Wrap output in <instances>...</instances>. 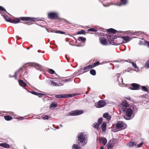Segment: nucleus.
<instances>
[{
	"mask_svg": "<svg viewBox=\"0 0 149 149\" xmlns=\"http://www.w3.org/2000/svg\"><path fill=\"white\" fill-rule=\"evenodd\" d=\"M54 32L57 33H59L61 34H65V32H63L61 31H55L54 30Z\"/></svg>",
	"mask_w": 149,
	"mask_h": 149,
	"instance_id": "473e14b6",
	"label": "nucleus"
},
{
	"mask_svg": "<svg viewBox=\"0 0 149 149\" xmlns=\"http://www.w3.org/2000/svg\"><path fill=\"white\" fill-rule=\"evenodd\" d=\"M86 39L85 38L80 37L79 38V40H81V41L84 42L86 40Z\"/></svg>",
	"mask_w": 149,
	"mask_h": 149,
	"instance_id": "4c0bfd02",
	"label": "nucleus"
},
{
	"mask_svg": "<svg viewBox=\"0 0 149 149\" xmlns=\"http://www.w3.org/2000/svg\"><path fill=\"white\" fill-rule=\"evenodd\" d=\"M89 65V67L90 68V69L91 68H93L95 67L94 63L92 65Z\"/></svg>",
	"mask_w": 149,
	"mask_h": 149,
	"instance_id": "09e8293b",
	"label": "nucleus"
},
{
	"mask_svg": "<svg viewBox=\"0 0 149 149\" xmlns=\"http://www.w3.org/2000/svg\"><path fill=\"white\" fill-rule=\"evenodd\" d=\"M139 44L140 45H142V43H141V41H139Z\"/></svg>",
	"mask_w": 149,
	"mask_h": 149,
	"instance_id": "13d9d810",
	"label": "nucleus"
},
{
	"mask_svg": "<svg viewBox=\"0 0 149 149\" xmlns=\"http://www.w3.org/2000/svg\"><path fill=\"white\" fill-rule=\"evenodd\" d=\"M104 146H102L100 147V149H104Z\"/></svg>",
	"mask_w": 149,
	"mask_h": 149,
	"instance_id": "bf43d9fd",
	"label": "nucleus"
},
{
	"mask_svg": "<svg viewBox=\"0 0 149 149\" xmlns=\"http://www.w3.org/2000/svg\"><path fill=\"white\" fill-rule=\"evenodd\" d=\"M29 47H28L27 48V49H29Z\"/></svg>",
	"mask_w": 149,
	"mask_h": 149,
	"instance_id": "e2e57ef3",
	"label": "nucleus"
},
{
	"mask_svg": "<svg viewBox=\"0 0 149 149\" xmlns=\"http://www.w3.org/2000/svg\"><path fill=\"white\" fill-rule=\"evenodd\" d=\"M90 73L93 75H95L96 74V72L95 70L91 69L90 71Z\"/></svg>",
	"mask_w": 149,
	"mask_h": 149,
	"instance_id": "c85d7f7f",
	"label": "nucleus"
},
{
	"mask_svg": "<svg viewBox=\"0 0 149 149\" xmlns=\"http://www.w3.org/2000/svg\"><path fill=\"white\" fill-rule=\"evenodd\" d=\"M36 19L34 18L29 17H21L19 18H16L14 19H11L10 23L16 24L20 22L21 20L24 21H29L28 22L29 23L34 21Z\"/></svg>",
	"mask_w": 149,
	"mask_h": 149,
	"instance_id": "f03ea898",
	"label": "nucleus"
},
{
	"mask_svg": "<svg viewBox=\"0 0 149 149\" xmlns=\"http://www.w3.org/2000/svg\"><path fill=\"white\" fill-rule=\"evenodd\" d=\"M100 43L102 45H105L107 44V40L104 37H101L99 38Z\"/></svg>",
	"mask_w": 149,
	"mask_h": 149,
	"instance_id": "9b49d317",
	"label": "nucleus"
},
{
	"mask_svg": "<svg viewBox=\"0 0 149 149\" xmlns=\"http://www.w3.org/2000/svg\"><path fill=\"white\" fill-rule=\"evenodd\" d=\"M84 111L83 110H75L72 111L67 114V116H76L80 115L83 113Z\"/></svg>",
	"mask_w": 149,
	"mask_h": 149,
	"instance_id": "0eeeda50",
	"label": "nucleus"
},
{
	"mask_svg": "<svg viewBox=\"0 0 149 149\" xmlns=\"http://www.w3.org/2000/svg\"><path fill=\"white\" fill-rule=\"evenodd\" d=\"M90 88L89 87H88V91H87L86 92V94H88V92L90 91Z\"/></svg>",
	"mask_w": 149,
	"mask_h": 149,
	"instance_id": "6e6d98bb",
	"label": "nucleus"
},
{
	"mask_svg": "<svg viewBox=\"0 0 149 149\" xmlns=\"http://www.w3.org/2000/svg\"><path fill=\"white\" fill-rule=\"evenodd\" d=\"M97 31V30L93 28H91L88 29L87 30L88 32L91 31V32H96Z\"/></svg>",
	"mask_w": 149,
	"mask_h": 149,
	"instance_id": "2f4dec72",
	"label": "nucleus"
},
{
	"mask_svg": "<svg viewBox=\"0 0 149 149\" xmlns=\"http://www.w3.org/2000/svg\"><path fill=\"white\" fill-rule=\"evenodd\" d=\"M141 89L143 91H145V92H148V88L145 86H141Z\"/></svg>",
	"mask_w": 149,
	"mask_h": 149,
	"instance_id": "cd10ccee",
	"label": "nucleus"
},
{
	"mask_svg": "<svg viewBox=\"0 0 149 149\" xmlns=\"http://www.w3.org/2000/svg\"><path fill=\"white\" fill-rule=\"evenodd\" d=\"M126 125L122 121H118L116 125V127L118 131H120L123 130L126 127Z\"/></svg>",
	"mask_w": 149,
	"mask_h": 149,
	"instance_id": "20e7f679",
	"label": "nucleus"
},
{
	"mask_svg": "<svg viewBox=\"0 0 149 149\" xmlns=\"http://www.w3.org/2000/svg\"><path fill=\"white\" fill-rule=\"evenodd\" d=\"M121 3L123 5L125 4L127 2V0H120Z\"/></svg>",
	"mask_w": 149,
	"mask_h": 149,
	"instance_id": "ea45409f",
	"label": "nucleus"
},
{
	"mask_svg": "<svg viewBox=\"0 0 149 149\" xmlns=\"http://www.w3.org/2000/svg\"><path fill=\"white\" fill-rule=\"evenodd\" d=\"M99 126L100 125L96 123H93V127L97 129H98L99 128Z\"/></svg>",
	"mask_w": 149,
	"mask_h": 149,
	"instance_id": "a878e982",
	"label": "nucleus"
},
{
	"mask_svg": "<svg viewBox=\"0 0 149 149\" xmlns=\"http://www.w3.org/2000/svg\"><path fill=\"white\" fill-rule=\"evenodd\" d=\"M121 105L122 107H127L129 106V104L127 102V101L126 100H124L122 102L121 104Z\"/></svg>",
	"mask_w": 149,
	"mask_h": 149,
	"instance_id": "f3484780",
	"label": "nucleus"
},
{
	"mask_svg": "<svg viewBox=\"0 0 149 149\" xmlns=\"http://www.w3.org/2000/svg\"><path fill=\"white\" fill-rule=\"evenodd\" d=\"M89 69H90V68L89 67V65H88V66H86L85 67H84L83 70H85Z\"/></svg>",
	"mask_w": 149,
	"mask_h": 149,
	"instance_id": "8fccbe9b",
	"label": "nucleus"
},
{
	"mask_svg": "<svg viewBox=\"0 0 149 149\" xmlns=\"http://www.w3.org/2000/svg\"><path fill=\"white\" fill-rule=\"evenodd\" d=\"M106 123L104 122L101 125V128L102 131L103 132H105L106 130Z\"/></svg>",
	"mask_w": 149,
	"mask_h": 149,
	"instance_id": "412c9836",
	"label": "nucleus"
},
{
	"mask_svg": "<svg viewBox=\"0 0 149 149\" xmlns=\"http://www.w3.org/2000/svg\"><path fill=\"white\" fill-rule=\"evenodd\" d=\"M114 143V141L113 140H110L107 145V148L108 149H111L113 146Z\"/></svg>",
	"mask_w": 149,
	"mask_h": 149,
	"instance_id": "f8f14e48",
	"label": "nucleus"
},
{
	"mask_svg": "<svg viewBox=\"0 0 149 149\" xmlns=\"http://www.w3.org/2000/svg\"><path fill=\"white\" fill-rule=\"evenodd\" d=\"M44 95L43 94L41 93H38V96H41V95Z\"/></svg>",
	"mask_w": 149,
	"mask_h": 149,
	"instance_id": "864d4df0",
	"label": "nucleus"
},
{
	"mask_svg": "<svg viewBox=\"0 0 149 149\" xmlns=\"http://www.w3.org/2000/svg\"><path fill=\"white\" fill-rule=\"evenodd\" d=\"M132 66L134 68H137V67L136 65V64L134 62H132Z\"/></svg>",
	"mask_w": 149,
	"mask_h": 149,
	"instance_id": "37998d69",
	"label": "nucleus"
},
{
	"mask_svg": "<svg viewBox=\"0 0 149 149\" xmlns=\"http://www.w3.org/2000/svg\"><path fill=\"white\" fill-rule=\"evenodd\" d=\"M106 104L105 100H99L97 104V107L98 108H101L104 106Z\"/></svg>",
	"mask_w": 149,
	"mask_h": 149,
	"instance_id": "9d476101",
	"label": "nucleus"
},
{
	"mask_svg": "<svg viewBox=\"0 0 149 149\" xmlns=\"http://www.w3.org/2000/svg\"><path fill=\"white\" fill-rule=\"evenodd\" d=\"M32 65L34 67H38V68H42V66L41 65L36 63H32Z\"/></svg>",
	"mask_w": 149,
	"mask_h": 149,
	"instance_id": "b1692460",
	"label": "nucleus"
},
{
	"mask_svg": "<svg viewBox=\"0 0 149 149\" xmlns=\"http://www.w3.org/2000/svg\"><path fill=\"white\" fill-rule=\"evenodd\" d=\"M139 32H138V33ZM137 33V32H134L132 33V34L134 35H136V34Z\"/></svg>",
	"mask_w": 149,
	"mask_h": 149,
	"instance_id": "4d7b16f0",
	"label": "nucleus"
},
{
	"mask_svg": "<svg viewBox=\"0 0 149 149\" xmlns=\"http://www.w3.org/2000/svg\"><path fill=\"white\" fill-rule=\"evenodd\" d=\"M103 120V119L102 118H99L98 120L97 123L99 125H100L101 124V123H102V120Z\"/></svg>",
	"mask_w": 149,
	"mask_h": 149,
	"instance_id": "58836bf2",
	"label": "nucleus"
},
{
	"mask_svg": "<svg viewBox=\"0 0 149 149\" xmlns=\"http://www.w3.org/2000/svg\"><path fill=\"white\" fill-rule=\"evenodd\" d=\"M133 112L131 109L130 108L127 109L126 111V116H124V118L127 120L130 119Z\"/></svg>",
	"mask_w": 149,
	"mask_h": 149,
	"instance_id": "6e6552de",
	"label": "nucleus"
},
{
	"mask_svg": "<svg viewBox=\"0 0 149 149\" xmlns=\"http://www.w3.org/2000/svg\"><path fill=\"white\" fill-rule=\"evenodd\" d=\"M122 38L125 41L127 42L129 40L130 37L128 36H123L122 37Z\"/></svg>",
	"mask_w": 149,
	"mask_h": 149,
	"instance_id": "c756f323",
	"label": "nucleus"
},
{
	"mask_svg": "<svg viewBox=\"0 0 149 149\" xmlns=\"http://www.w3.org/2000/svg\"><path fill=\"white\" fill-rule=\"evenodd\" d=\"M126 107H122L121 109L124 112L126 109Z\"/></svg>",
	"mask_w": 149,
	"mask_h": 149,
	"instance_id": "3c124183",
	"label": "nucleus"
},
{
	"mask_svg": "<svg viewBox=\"0 0 149 149\" xmlns=\"http://www.w3.org/2000/svg\"><path fill=\"white\" fill-rule=\"evenodd\" d=\"M4 119L6 120L9 121L12 120L13 118L10 116H6L4 117Z\"/></svg>",
	"mask_w": 149,
	"mask_h": 149,
	"instance_id": "5701e85b",
	"label": "nucleus"
},
{
	"mask_svg": "<svg viewBox=\"0 0 149 149\" xmlns=\"http://www.w3.org/2000/svg\"><path fill=\"white\" fill-rule=\"evenodd\" d=\"M144 45L146 46L147 47L149 48V41H146L144 40Z\"/></svg>",
	"mask_w": 149,
	"mask_h": 149,
	"instance_id": "c9c22d12",
	"label": "nucleus"
},
{
	"mask_svg": "<svg viewBox=\"0 0 149 149\" xmlns=\"http://www.w3.org/2000/svg\"><path fill=\"white\" fill-rule=\"evenodd\" d=\"M24 68H25V67H24ZM22 69V70H23L24 69V68H22H22H20V69H19L17 71H16L15 72L14 74V75L13 76V75H9V77H10V78H12V77H14L15 78V79L16 80H17V74L19 72L20 70H21ZM24 69L25 70V68H24Z\"/></svg>",
	"mask_w": 149,
	"mask_h": 149,
	"instance_id": "4468645a",
	"label": "nucleus"
},
{
	"mask_svg": "<svg viewBox=\"0 0 149 149\" xmlns=\"http://www.w3.org/2000/svg\"><path fill=\"white\" fill-rule=\"evenodd\" d=\"M60 126L61 127H63V125H60Z\"/></svg>",
	"mask_w": 149,
	"mask_h": 149,
	"instance_id": "680f3d73",
	"label": "nucleus"
},
{
	"mask_svg": "<svg viewBox=\"0 0 149 149\" xmlns=\"http://www.w3.org/2000/svg\"><path fill=\"white\" fill-rule=\"evenodd\" d=\"M143 96L146 98L147 99L148 98V96L147 94L143 95Z\"/></svg>",
	"mask_w": 149,
	"mask_h": 149,
	"instance_id": "603ef678",
	"label": "nucleus"
},
{
	"mask_svg": "<svg viewBox=\"0 0 149 149\" xmlns=\"http://www.w3.org/2000/svg\"><path fill=\"white\" fill-rule=\"evenodd\" d=\"M70 81L71 80L70 79H67L62 80V81L64 82H68L69 81Z\"/></svg>",
	"mask_w": 149,
	"mask_h": 149,
	"instance_id": "49530a36",
	"label": "nucleus"
},
{
	"mask_svg": "<svg viewBox=\"0 0 149 149\" xmlns=\"http://www.w3.org/2000/svg\"><path fill=\"white\" fill-rule=\"evenodd\" d=\"M107 31L109 33L115 34L117 32V31L113 29L110 28L107 29Z\"/></svg>",
	"mask_w": 149,
	"mask_h": 149,
	"instance_id": "aec40b11",
	"label": "nucleus"
},
{
	"mask_svg": "<svg viewBox=\"0 0 149 149\" xmlns=\"http://www.w3.org/2000/svg\"><path fill=\"white\" fill-rule=\"evenodd\" d=\"M30 92L33 95H37V96L38 95V93H37L36 92L31 91H30Z\"/></svg>",
	"mask_w": 149,
	"mask_h": 149,
	"instance_id": "79ce46f5",
	"label": "nucleus"
},
{
	"mask_svg": "<svg viewBox=\"0 0 149 149\" xmlns=\"http://www.w3.org/2000/svg\"><path fill=\"white\" fill-rule=\"evenodd\" d=\"M42 118L44 119H47L48 120L50 117H49V116L48 115H43L42 116Z\"/></svg>",
	"mask_w": 149,
	"mask_h": 149,
	"instance_id": "72a5a7b5",
	"label": "nucleus"
},
{
	"mask_svg": "<svg viewBox=\"0 0 149 149\" xmlns=\"http://www.w3.org/2000/svg\"><path fill=\"white\" fill-rule=\"evenodd\" d=\"M4 18L5 19L6 21L8 22H10L11 19L10 17H8L6 16H3Z\"/></svg>",
	"mask_w": 149,
	"mask_h": 149,
	"instance_id": "bb28decb",
	"label": "nucleus"
},
{
	"mask_svg": "<svg viewBox=\"0 0 149 149\" xmlns=\"http://www.w3.org/2000/svg\"><path fill=\"white\" fill-rule=\"evenodd\" d=\"M103 5L104 6H109V5H105L104 4V3H103Z\"/></svg>",
	"mask_w": 149,
	"mask_h": 149,
	"instance_id": "052dcab7",
	"label": "nucleus"
},
{
	"mask_svg": "<svg viewBox=\"0 0 149 149\" xmlns=\"http://www.w3.org/2000/svg\"><path fill=\"white\" fill-rule=\"evenodd\" d=\"M132 87H130L129 89L132 90H138L140 89V85L136 83H132L130 84Z\"/></svg>",
	"mask_w": 149,
	"mask_h": 149,
	"instance_id": "1a4fd4ad",
	"label": "nucleus"
},
{
	"mask_svg": "<svg viewBox=\"0 0 149 149\" xmlns=\"http://www.w3.org/2000/svg\"><path fill=\"white\" fill-rule=\"evenodd\" d=\"M103 117L106 119L108 120H109L111 119V116L109 115L108 113H105L103 115Z\"/></svg>",
	"mask_w": 149,
	"mask_h": 149,
	"instance_id": "2eb2a0df",
	"label": "nucleus"
},
{
	"mask_svg": "<svg viewBox=\"0 0 149 149\" xmlns=\"http://www.w3.org/2000/svg\"><path fill=\"white\" fill-rule=\"evenodd\" d=\"M145 66L147 68H149V59L145 63Z\"/></svg>",
	"mask_w": 149,
	"mask_h": 149,
	"instance_id": "f704fd0d",
	"label": "nucleus"
},
{
	"mask_svg": "<svg viewBox=\"0 0 149 149\" xmlns=\"http://www.w3.org/2000/svg\"><path fill=\"white\" fill-rule=\"evenodd\" d=\"M114 37L113 36H109L108 38L109 42L111 45H120L124 42V41L122 40V41L120 42L116 43L115 42V40Z\"/></svg>",
	"mask_w": 149,
	"mask_h": 149,
	"instance_id": "39448f33",
	"label": "nucleus"
},
{
	"mask_svg": "<svg viewBox=\"0 0 149 149\" xmlns=\"http://www.w3.org/2000/svg\"><path fill=\"white\" fill-rule=\"evenodd\" d=\"M50 82H51V85L54 86H59V84H60V83H56L53 81H51Z\"/></svg>",
	"mask_w": 149,
	"mask_h": 149,
	"instance_id": "4be33fe9",
	"label": "nucleus"
},
{
	"mask_svg": "<svg viewBox=\"0 0 149 149\" xmlns=\"http://www.w3.org/2000/svg\"><path fill=\"white\" fill-rule=\"evenodd\" d=\"M143 142H142L139 144L137 145V147L139 148L143 144Z\"/></svg>",
	"mask_w": 149,
	"mask_h": 149,
	"instance_id": "de8ad7c7",
	"label": "nucleus"
},
{
	"mask_svg": "<svg viewBox=\"0 0 149 149\" xmlns=\"http://www.w3.org/2000/svg\"><path fill=\"white\" fill-rule=\"evenodd\" d=\"M77 142L78 144L83 146L86 144L88 141L87 136L84 132L79 133L77 136Z\"/></svg>",
	"mask_w": 149,
	"mask_h": 149,
	"instance_id": "f257e3e1",
	"label": "nucleus"
},
{
	"mask_svg": "<svg viewBox=\"0 0 149 149\" xmlns=\"http://www.w3.org/2000/svg\"><path fill=\"white\" fill-rule=\"evenodd\" d=\"M81 148L78 145L76 144H74L72 147V149H80Z\"/></svg>",
	"mask_w": 149,
	"mask_h": 149,
	"instance_id": "393cba45",
	"label": "nucleus"
},
{
	"mask_svg": "<svg viewBox=\"0 0 149 149\" xmlns=\"http://www.w3.org/2000/svg\"><path fill=\"white\" fill-rule=\"evenodd\" d=\"M86 33L85 31L84 30H81L80 31H78L77 32V34H85Z\"/></svg>",
	"mask_w": 149,
	"mask_h": 149,
	"instance_id": "7c9ffc66",
	"label": "nucleus"
},
{
	"mask_svg": "<svg viewBox=\"0 0 149 149\" xmlns=\"http://www.w3.org/2000/svg\"><path fill=\"white\" fill-rule=\"evenodd\" d=\"M0 146L6 148H10L9 145L6 143H0Z\"/></svg>",
	"mask_w": 149,
	"mask_h": 149,
	"instance_id": "a211bd4d",
	"label": "nucleus"
},
{
	"mask_svg": "<svg viewBox=\"0 0 149 149\" xmlns=\"http://www.w3.org/2000/svg\"><path fill=\"white\" fill-rule=\"evenodd\" d=\"M95 66H96L100 64V63L99 61H97L94 63Z\"/></svg>",
	"mask_w": 149,
	"mask_h": 149,
	"instance_id": "a18cd8bd",
	"label": "nucleus"
},
{
	"mask_svg": "<svg viewBox=\"0 0 149 149\" xmlns=\"http://www.w3.org/2000/svg\"><path fill=\"white\" fill-rule=\"evenodd\" d=\"M0 10L2 11H6V9L1 6H0Z\"/></svg>",
	"mask_w": 149,
	"mask_h": 149,
	"instance_id": "c03bdc74",
	"label": "nucleus"
},
{
	"mask_svg": "<svg viewBox=\"0 0 149 149\" xmlns=\"http://www.w3.org/2000/svg\"><path fill=\"white\" fill-rule=\"evenodd\" d=\"M48 17L50 19H60L57 13L54 12H49L47 14Z\"/></svg>",
	"mask_w": 149,
	"mask_h": 149,
	"instance_id": "7ed1b4c3",
	"label": "nucleus"
},
{
	"mask_svg": "<svg viewBox=\"0 0 149 149\" xmlns=\"http://www.w3.org/2000/svg\"><path fill=\"white\" fill-rule=\"evenodd\" d=\"M86 71H84V72H86Z\"/></svg>",
	"mask_w": 149,
	"mask_h": 149,
	"instance_id": "0e129e2a",
	"label": "nucleus"
},
{
	"mask_svg": "<svg viewBox=\"0 0 149 149\" xmlns=\"http://www.w3.org/2000/svg\"><path fill=\"white\" fill-rule=\"evenodd\" d=\"M57 106V103L56 102H53L52 103L50 107L49 108L51 109L52 108H54Z\"/></svg>",
	"mask_w": 149,
	"mask_h": 149,
	"instance_id": "6ab92c4d",
	"label": "nucleus"
},
{
	"mask_svg": "<svg viewBox=\"0 0 149 149\" xmlns=\"http://www.w3.org/2000/svg\"><path fill=\"white\" fill-rule=\"evenodd\" d=\"M76 93H73L72 94H59L55 96L56 98H66L68 97H71L77 95Z\"/></svg>",
	"mask_w": 149,
	"mask_h": 149,
	"instance_id": "423d86ee",
	"label": "nucleus"
},
{
	"mask_svg": "<svg viewBox=\"0 0 149 149\" xmlns=\"http://www.w3.org/2000/svg\"><path fill=\"white\" fill-rule=\"evenodd\" d=\"M98 141L104 146L106 144L107 142V139L103 137L100 138L98 139Z\"/></svg>",
	"mask_w": 149,
	"mask_h": 149,
	"instance_id": "ddd939ff",
	"label": "nucleus"
},
{
	"mask_svg": "<svg viewBox=\"0 0 149 149\" xmlns=\"http://www.w3.org/2000/svg\"><path fill=\"white\" fill-rule=\"evenodd\" d=\"M48 72L51 74H53L55 73V71L51 69L48 70Z\"/></svg>",
	"mask_w": 149,
	"mask_h": 149,
	"instance_id": "e433bc0d",
	"label": "nucleus"
},
{
	"mask_svg": "<svg viewBox=\"0 0 149 149\" xmlns=\"http://www.w3.org/2000/svg\"><path fill=\"white\" fill-rule=\"evenodd\" d=\"M135 145V144L133 142H130L128 143V145L130 147L134 146Z\"/></svg>",
	"mask_w": 149,
	"mask_h": 149,
	"instance_id": "a19ab883",
	"label": "nucleus"
},
{
	"mask_svg": "<svg viewBox=\"0 0 149 149\" xmlns=\"http://www.w3.org/2000/svg\"><path fill=\"white\" fill-rule=\"evenodd\" d=\"M18 82L19 85L22 87H26L27 86L26 83L22 80L19 79Z\"/></svg>",
	"mask_w": 149,
	"mask_h": 149,
	"instance_id": "dca6fc26",
	"label": "nucleus"
},
{
	"mask_svg": "<svg viewBox=\"0 0 149 149\" xmlns=\"http://www.w3.org/2000/svg\"><path fill=\"white\" fill-rule=\"evenodd\" d=\"M125 98L126 99H127V100H131V97H125Z\"/></svg>",
	"mask_w": 149,
	"mask_h": 149,
	"instance_id": "5fc2aeb1",
	"label": "nucleus"
}]
</instances>
